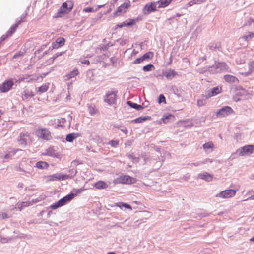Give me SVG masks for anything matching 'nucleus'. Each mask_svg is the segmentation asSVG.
Segmentation results:
<instances>
[{
  "label": "nucleus",
  "instance_id": "nucleus-61",
  "mask_svg": "<svg viewBox=\"0 0 254 254\" xmlns=\"http://www.w3.org/2000/svg\"><path fill=\"white\" fill-rule=\"evenodd\" d=\"M120 130H121V131L122 132H123V133H124L125 134H127V133H128V131H127V130L125 127H124V128H122V129H121Z\"/></svg>",
  "mask_w": 254,
  "mask_h": 254
},
{
  "label": "nucleus",
  "instance_id": "nucleus-62",
  "mask_svg": "<svg viewBox=\"0 0 254 254\" xmlns=\"http://www.w3.org/2000/svg\"><path fill=\"white\" fill-rule=\"evenodd\" d=\"M125 24V21L123 22V23H121L120 24H119L118 26L120 27V28H122L124 26H126V25H124Z\"/></svg>",
  "mask_w": 254,
  "mask_h": 254
},
{
  "label": "nucleus",
  "instance_id": "nucleus-37",
  "mask_svg": "<svg viewBox=\"0 0 254 254\" xmlns=\"http://www.w3.org/2000/svg\"><path fill=\"white\" fill-rule=\"evenodd\" d=\"M153 53L151 52H149L145 53L142 56L144 60H145L146 59H151L153 57Z\"/></svg>",
  "mask_w": 254,
  "mask_h": 254
},
{
  "label": "nucleus",
  "instance_id": "nucleus-38",
  "mask_svg": "<svg viewBox=\"0 0 254 254\" xmlns=\"http://www.w3.org/2000/svg\"><path fill=\"white\" fill-rule=\"evenodd\" d=\"M62 206L59 201L56 202L55 203L51 204L50 208L52 210H55L57 208Z\"/></svg>",
  "mask_w": 254,
  "mask_h": 254
},
{
  "label": "nucleus",
  "instance_id": "nucleus-29",
  "mask_svg": "<svg viewBox=\"0 0 254 254\" xmlns=\"http://www.w3.org/2000/svg\"><path fill=\"white\" fill-rule=\"evenodd\" d=\"M48 166V164L44 161H39L36 164V167L41 169L47 168Z\"/></svg>",
  "mask_w": 254,
  "mask_h": 254
},
{
  "label": "nucleus",
  "instance_id": "nucleus-11",
  "mask_svg": "<svg viewBox=\"0 0 254 254\" xmlns=\"http://www.w3.org/2000/svg\"><path fill=\"white\" fill-rule=\"evenodd\" d=\"M14 83L12 80H6L0 84V92L5 93L8 91L12 87Z\"/></svg>",
  "mask_w": 254,
  "mask_h": 254
},
{
  "label": "nucleus",
  "instance_id": "nucleus-1",
  "mask_svg": "<svg viewBox=\"0 0 254 254\" xmlns=\"http://www.w3.org/2000/svg\"><path fill=\"white\" fill-rule=\"evenodd\" d=\"M207 71L212 74L218 72H231V69L224 62L218 63L212 66H209Z\"/></svg>",
  "mask_w": 254,
  "mask_h": 254
},
{
  "label": "nucleus",
  "instance_id": "nucleus-24",
  "mask_svg": "<svg viewBox=\"0 0 254 254\" xmlns=\"http://www.w3.org/2000/svg\"><path fill=\"white\" fill-rule=\"evenodd\" d=\"M80 136L79 133H71L67 134L66 136V140L69 142H72L73 140Z\"/></svg>",
  "mask_w": 254,
  "mask_h": 254
},
{
  "label": "nucleus",
  "instance_id": "nucleus-50",
  "mask_svg": "<svg viewBox=\"0 0 254 254\" xmlns=\"http://www.w3.org/2000/svg\"><path fill=\"white\" fill-rule=\"evenodd\" d=\"M10 241V238H1L0 237V242L2 243H6Z\"/></svg>",
  "mask_w": 254,
  "mask_h": 254
},
{
  "label": "nucleus",
  "instance_id": "nucleus-36",
  "mask_svg": "<svg viewBox=\"0 0 254 254\" xmlns=\"http://www.w3.org/2000/svg\"><path fill=\"white\" fill-rule=\"evenodd\" d=\"M125 21V24L124 25H126V27H130L131 26H132L135 23V20L129 19L128 20H127Z\"/></svg>",
  "mask_w": 254,
  "mask_h": 254
},
{
  "label": "nucleus",
  "instance_id": "nucleus-30",
  "mask_svg": "<svg viewBox=\"0 0 254 254\" xmlns=\"http://www.w3.org/2000/svg\"><path fill=\"white\" fill-rule=\"evenodd\" d=\"M149 116L140 117L131 121L132 123H140L144 122V121L150 119Z\"/></svg>",
  "mask_w": 254,
  "mask_h": 254
},
{
  "label": "nucleus",
  "instance_id": "nucleus-22",
  "mask_svg": "<svg viewBox=\"0 0 254 254\" xmlns=\"http://www.w3.org/2000/svg\"><path fill=\"white\" fill-rule=\"evenodd\" d=\"M115 206L120 207L121 209L123 210H125L126 209H128L130 211L132 210L131 206L129 204L126 203L119 202L116 203Z\"/></svg>",
  "mask_w": 254,
  "mask_h": 254
},
{
  "label": "nucleus",
  "instance_id": "nucleus-60",
  "mask_svg": "<svg viewBox=\"0 0 254 254\" xmlns=\"http://www.w3.org/2000/svg\"><path fill=\"white\" fill-rule=\"evenodd\" d=\"M81 62L82 64H86L87 65H89V64H90L89 61L87 60L82 61Z\"/></svg>",
  "mask_w": 254,
  "mask_h": 254
},
{
  "label": "nucleus",
  "instance_id": "nucleus-13",
  "mask_svg": "<svg viewBox=\"0 0 254 254\" xmlns=\"http://www.w3.org/2000/svg\"><path fill=\"white\" fill-rule=\"evenodd\" d=\"M29 139V135L27 133H20L18 140V143L22 147H25Z\"/></svg>",
  "mask_w": 254,
  "mask_h": 254
},
{
  "label": "nucleus",
  "instance_id": "nucleus-63",
  "mask_svg": "<svg viewBox=\"0 0 254 254\" xmlns=\"http://www.w3.org/2000/svg\"><path fill=\"white\" fill-rule=\"evenodd\" d=\"M248 199H252V200H254V194L252 195L251 197H249ZM246 200H247V199H246ZM244 201H245V200H244Z\"/></svg>",
  "mask_w": 254,
  "mask_h": 254
},
{
  "label": "nucleus",
  "instance_id": "nucleus-12",
  "mask_svg": "<svg viewBox=\"0 0 254 254\" xmlns=\"http://www.w3.org/2000/svg\"><path fill=\"white\" fill-rule=\"evenodd\" d=\"M48 180L55 181L57 180H64L70 178L68 175H63L62 174H55L48 176Z\"/></svg>",
  "mask_w": 254,
  "mask_h": 254
},
{
  "label": "nucleus",
  "instance_id": "nucleus-4",
  "mask_svg": "<svg viewBox=\"0 0 254 254\" xmlns=\"http://www.w3.org/2000/svg\"><path fill=\"white\" fill-rule=\"evenodd\" d=\"M36 135L44 140H50L52 138L50 130L47 128H38L36 131Z\"/></svg>",
  "mask_w": 254,
  "mask_h": 254
},
{
  "label": "nucleus",
  "instance_id": "nucleus-21",
  "mask_svg": "<svg viewBox=\"0 0 254 254\" xmlns=\"http://www.w3.org/2000/svg\"><path fill=\"white\" fill-rule=\"evenodd\" d=\"M173 0H160L156 2L158 8H165Z\"/></svg>",
  "mask_w": 254,
  "mask_h": 254
},
{
  "label": "nucleus",
  "instance_id": "nucleus-8",
  "mask_svg": "<svg viewBox=\"0 0 254 254\" xmlns=\"http://www.w3.org/2000/svg\"><path fill=\"white\" fill-rule=\"evenodd\" d=\"M157 8L156 2H153L147 3L142 9L143 13L145 15L149 14L152 12L155 11Z\"/></svg>",
  "mask_w": 254,
  "mask_h": 254
},
{
  "label": "nucleus",
  "instance_id": "nucleus-15",
  "mask_svg": "<svg viewBox=\"0 0 254 254\" xmlns=\"http://www.w3.org/2000/svg\"><path fill=\"white\" fill-rule=\"evenodd\" d=\"M177 75V72L172 69H168L163 72V75L168 80H172Z\"/></svg>",
  "mask_w": 254,
  "mask_h": 254
},
{
  "label": "nucleus",
  "instance_id": "nucleus-19",
  "mask_svg": "<svg viewBox=\"0 0 254 254\" xmlns=\"http://www.w3.org/2000/svg\"><path fill=\"white\" fill-rule=\"evenodd\" d=\"M175 116L171 114H168L165 115L161 118V120L165 124L171 122H173V121H175Z\"/></svg>",
  "mask_w": 254,
  "mask_h": 254
},
{
  "label": "nucleus",
  "instance_id": "nucleus-6",
  "mask_svg": "<svg viewBox=\"0 0 254 254\" xmlns=\"http://www.w3.org/2000/svg\"><path fill=\"white\" fill-rule=\"evenodd\" d=\"M135 181V179L131 178L129 176L122 175L115 179L114 182L115 184H130L134 183Z\"/></svg>",
  "mask_w": 254,
  "mask_h": 254
},
{
  "label": "nucleus",
  "instance_id": "nucleus-45",
  "mask_svg": "<svg viewBox=\"0 0 254 254\" xmlns=\"http://www.w3.org/2000/svg\"><path fill=\"white\" fill-rule=\"evenodd\" d=\"M144 60V59H143V57L142 56L140 57H139L138 58H137L135 60H134L133 62V64H140L141 63V62H142Z\"/></svg>",
  "mask_w": 254,
  "mask_h": 254
},
{
  "label": "nucleus",
  "instance_id": "nucleus-57",
  "mask_svg": "<svg viewBox=\"0 0 254 254\" xmlns=\"http://www.w3.org/2000/svg\"><path fill=\"white\" fill-rule=\"evenodd\" d=\"M213 179V178L212 176L208 173H207V182H209L211 181H212Z\"/></svg>",
  "mask_w": 254,
  "mask_h": 254
},
{
  "label": "nucleus",
  "instance_id": "nucleus-33",
  "mask_svg": "<svg viewBox=\"0 0 254 254\" xmlns=\"http://www.w3.org/2000/svg\"><path fill=\"white\" fill-rule=\"evenodd\" d=\"M179 123L183 125L185 127L187 128L190 127L192 126V121L190 120H188L186 121H180Z\"/></svg>",
  "mask_w": 254,
  "mask_h": 254
},
{
  "label": "nucleus",
  "instance_id": "nucleus-35",
  "mask_svg": "<svg viewBox=\"0 0 254 254\" xmlns=\"http://www.w3.org/2000/svg\"><path fill=\"white\" fill-rule=\"evenodd\" d=\"M254 36V33L252 32L249 31L242 37V38L245 41H248L250 39H251L252 38H253Z\"/></svg>",
  "mask_w": 254,
  "mask_h": 254
},
{
  "label": "nucleus",
  "instance_id": "nucleus-54",
  "mask_svg": "<svg viewBox=\"0 0 254 254\" xmlns=\"http://www.w3.org/2000/svg\"><path fill=\"white\" fill-rule=\"evenodd\" d=\"M23 52H19L17 53H16L14 56H13V58H16L19 56H23Z\"/></svg>",
  "mask_w": 254,
  "mask_h": 254
},
{
  "label": "nucleus",
  "instance_id": "nucleus-23",
  "mask_svg": "<svg viewBox=\"0 0 254 254\" xmlns=\"http://www.w3.org/2000/svg\"><path fill=\"white\" fill-rule=\"evenodd\" d=\"M97 189H104L108 187V184L103 181H99L95 183L93 185Z\"/></svg>",
  "mask_w": 254,
  "mask_h": 254
},
{
  "label": "nucleus",
  "instance_id": "nucleus-55",
  "mask_svg": "<svg viewBox=\"0 0 254 254\" xmlns=\"http://www.w3.org/2000/svg\"><path fill=\"white\" fill-rule=\"evenodd\" d=\"M194 1L195 4H200L201 3L204 2L205 0H194Z\"/></svg>",
  "mask_w": 254,
  "mask_h": 254
},
{
  "label": "nucleus",
  "instance_id": "nucleus-53",
  "mask_svg": "<svg viewBox=\"0 0 254 254\" xmlns=\"http://www.w3.org/2000/svg\"><path fill=\"white\" fill-rule=\"evenodd\" d=\"M195 3H194V0H192L191 1H190L187 5V7H190L194 5H195Z\"/></svg>",
  "mask_w": 254,
  "mask_h": 254
},
{
  "label": "nucleus",
  "instance_id": "nucleus-31",
  "mask_svg": "<svg viewBox=\"0 0 254 254\" xmlns=\"http://www.w3.org/2000/svg\"><path fill=\"white\" fill-rule=\"evenodd\" d=\"M88 110L91 115H93L97 113V110L94 105H88Z\"/></svg>",
  "mask_w": 254,
  "mask_h": 254
},
{
  "label": "nucleus",
  "instance_id": "nucleus-40",
  "mask_svg": "<svg viewBox=\"0 0 254 254\" xmlns=\"http://www.w3.org/2000/svg\"><path fill=\"white\" fill-rule=\"evenodd\" d=\"M95 12H96V9H94V6H93L92 7H86L83 9V12H84V13Z\"/></svg>",
  "mask_w": 254,
  "mask_h": 254
},
{
  "label": "nucleus",
  "instance_id": "nucleus-34",
  "mask_svg": "<svg viewBox=\"0 0 254 254\" xmlns=\"http://www.w3.org/2000/svg\"><path fill=\"white\" fill-rule=\"evenodd\" d=\"M49 88V83L45 84L41 86L38 90V92L40 93H43L47 91Z\"/></svg>",
  "mask_w": 254,
  "mask_h": 254
},
{
  "label": "nucleus",
  "instance_id": "nucleus-43",
  "mask_svg": "<svg viewBox=\"0 0 254 254\" xmlns=\"http://www.w3.org/2000/svg\"><path fill=\"white\" fill-rule=\"evenodd\" d=\"M109 144L112 147H116L119 145V141L113 140H111L109 141Z\"/></svg>",
  "mask_w": 254,
  "mask_h": 254
},
{
  "label": "nucleus",
  "instance_id": "nucleus-14",
  "mask_svg": "<svg viewBox=\"0 0 254 254\" xmlns=\"http://www.w3.org/2000/svg\"><path fill=\"white\" fill-rule=\"evenodd\" d=\"M75 196V194L71 192L65 196L60 199L58 201L60 202L61 205L63 206L65 205L67 203L71 201Z\"/></svg>",
  "mask_w": 254,
  "mask_h": 254
},
{
  "label": "nucleus",
  "instance_id": "nucleus-51",
  "mask_svg": "<svg viewBox=\"0 0 254 254\" xmlns=\"http://www.w3.org/2000/svg\"><path fill=\"white\" fill-rule=\"evenodd\" d=\"M198 177L204 180H206V175L205 174H200L198 175Z\"/></svg>",
  "mask_w": 254,
  "mask_h": 254
},
{
  "label": "nucleus",
  "instance_id": "nucleus-47",
  "mask_svg": "<svg viewBox=\"0 0 254 254\" xmlns=\"http://www.w3.org/2000/svg\"><path fill=\"white\" fill-rule=\"evenodd\" d=\"M84 190H85V189L84 188H80V189H79L77 190H73L71 192L73 193V192H75V193L74 194H75V196H76L78 193H81V192L83 191Z\"/></svg>",
  "mask_w": 254,
  "mask_h": 254
},
{
  "label": "nucleus",
  "instance_id": "nucleus-49",
  "mask_svg": "<svg viewBox=\"0 0 254 254\" xmlns=\"http://www.w3.org/2000/svg\"><path fill=\"white\" fill-rule=\"evenodd\" d=\"M0 217L2 219H4L7 218L8 217V216L6 213L4 212H0Z\"/></svg>",
  "mask_w": 254,
  "mask_h": 254
},
{
  "label": "nucleus",
  "instance_id": "nucleus-25",
  "mask_svg": "<svg viewBox=\"0 0 254 254\" xmlns=\"http://www.w3.org/2000/svg\"><path fill=\"white\" fill-rule=\"evenodd\" d=\"M129 6L130 5L127 3H123L118 7L117 10L116 12V13L125 12L126 9H127Z\"/></svg>",
  "mask_w": 254,
  "mask_h": 254
},
{
  "label": "nucleus",
  "instance_id": "nucleus-56",
  "mask_svg": "<svg viewBox=\"0 0 254 254\" xmlns=\"http://www.w3.org/2000/svg\"><path fill=\"white\" fill-rule=\"evenodd\" d=\"M106 4H103V5H99L94 7V9H96V11H97L100 8L103 7Z\"/></svg>",
  "mask_w": 254,
  "mask_h": 254
},
{
  "label": "nucleus",
  "instance_id": "nucleus-26",
  "mask_svg": "<svg viewBox=\"0 0 254 254\" xmlns=\"http://www.w3.org/2000/svg\"><path fill=\"white\" fill-rule=\"evenodd\" d=\"M127 104L130 107L134 108L137 110V111H140L143 109V107L141 105H138L137 104L132 102L131 101H127Z\"/></svg>",
  "mask_w": 254,
  "mask_h": 254
},
{
  "label": "nucleus",
  "instance_id": "nucleus-52",
  "mask_svg": "<svg viewBox=\"0 0 254 254\" xmlns=\"http://www.w3.org/2000/svg\"><path fill=\"white\" fill-rule=\"evenodd\" d=\"M214 144L212 142H207V150L209 149H212L214 147Z\"/></svg>",
  "mask_w": 254,
  "mask_h": 254
},
{
  "label": "nucleus",
  "instance_id": "nucleus-7",
  "mask_svg": "<svg viewBox=\"0 0 254 254\" xmlns=\"http://www.w3.org/2000/svg\"><path fill=\"white\" fill-rule=\"evenodd\" d=\"M254 152V145H246L241 148L239 155L240 156H244L246 155H250Z\"/></svg>",
  "mask_w": 254,
  "mask_h": 254
},
{
  "label": "nucleus",
  "instance_id": "nucleus-64",
  "mask_svg": "<svg viewBox=\"0 0 254 254\" xmlns=\"http://www.w3.org/2000/svg\"><path fill=\"white\" fill-rule=\"evenodd\" d=\"M107 254H116L114 252H110L107 253Z\"/></svg>",
  "mask_w": 254,
  "mask_h": 254
},
{
  "label": "nucleus",
  "instance_id": "nucleus-59",
  "mask_svg": "<svg viewBox=\"0 0 254 254\" xmlns=\"http://www.w3.org/2000/svg\"><path fill=\"white\" fill-rule=\"evenodd\" d=\"M197 105L198 106H202L204 105V103H203L202 100H198L197 101Z\"/></svg>",
  "mask_w": 254,
  "mask_h": 254
},
{
  "label": "nucleus",
  "instance_id": "nucleus-16",
  "mask_svg": "<svg viewBox=\"0 0 254 254\" xmlns=\"http://www.w3.org/2000/svg\"><path fill=\"white\" fill-rule=\"evenodd\" d=\"M248 70L245 72H240V73L244 76H247L251 75L252 73H254V60L250 61L248 64Z\"/></svg>",
  "mask_w": 254,
  "mask_h": 254
},
{
  "label": "nucleus",
  "instance_id": "nucleus-17",
  "mask_svg": "<svg viewBox=\"0 0 254 254\" xmlns=\"http://www.w3.org/2000/svg\"><path fill=\"white\" fill-rule=\"evenodd\" d=\"M222 88L220 86H216L209 90L207 93V98L214 96L221 92Z\"/></svg>",
  "mask_w": 254,
  "mask_h": 254
},
{
  "label": "nucleus",
  "instance_id": "nucleus-5",
  "mask_svg": "<svg viewBox=\"0 0 254 254\" xmlns=\"http://www.w3.org/2000/svg\"><path fill=\"white\" fill-rule=\"evenodd\" d=\"M236 193V190H226L217 193L215 196L222 199H228L234 197Z\"/></svg>",
  "mask_w": 254,
  "mask_h": 254
},
{
  "label": "nucleus",
  "instance_id": "nucleus-10",
  "mask_svg": "<svg viewBox=\"0 0 254 254\" xmlns=\"http://www.w3.org/2000/svg\"><path fill=\"white\" fill-rule=\"evenodd\" d=\"M233 112L232 109L229 106H224L218 110L216 112L218 117H223L230 115Z\"/></svg>",
  "mask_w": 254,
  "mask_h": 254
},
{
  "label": "nucleus",
  "instance_id": "nucleus-39",
  "mask_svg": "<svg viewBox=\"0 0 254 254\" xmlns=\"http://www.w3.org/2000/svg\"><path fill=\"white\" fill-rule=\"evenodd\" d=\"M44 198H45L44 196H40L39 197H38L37 198H36V199H33L32 200L29 201H30V203H31V205H33L34 204H35V203H36L37 202H40V201H42Z\"/></svg>",
  "mask_w": 254,
  "mask_h": 254
},
{
  "label": "nucleus",
  "instance_id": "nucleus-27",
  "mask_svg": "<svg viewBox=\"0 0 254 254\" xmlns=\"http://www.w3.org/2000/svg\"><path fill=\"white\" fill-rule=\"evenodd\" d=\"M224 79L226 82L229 83H235L238 80L237 78L235 76L231 75H224Z\"/></svg>",
  "mask_w": 254,
  "mask_h": 254
},
{
  "label": "nucleus",
  "instance_id": "nucleus-28",
  "mask_svg": "<svg viewBox=\"0 0 254 254\" xmlns=\"http://www.w3.org/2000/svg\"><path fill=\"white\" fill-rule=\"evenodd\" d=\"M78 73L79 72L78 69L77 68L74 69L72 71L66 75L65 77L66 78V80H69L71 78L77 76Z\"/></svg>",
  "mask_w": 254,
  "mask_h": 254
},
{
  "label": "nucleus",
  "instance_id": "nucleus-42",
  "mask_svg": "<svg viewBox=\"0 0 254 254\" xmlns=\"http://www.w3.org/2000/svg\"><path fill=\"white\" fill-rule=\"evenodd\" d=\"M17 26H18V24H14V25L11 26L9 30L7 32V33H8L9 34V35H11L12 33H13L15 31V30H16Z\"/></svg>",
  "mask_w": 254,
  "mask_h": 254
},
{
  "label": "nucleus",
  "instance_id": "nucleus-3",
  "mask_svg": "<svg viewBox=\"0 0 254 254\" xmlns=\"http://www.w3.org/2000/svg\"><path fill=\"white\" fill-rule=\"evenodd\" d=\"M117 92L115 89H112L106 92L104 97V101L109 106L115 105L116 102Z\"/></svg>",
  "mask_w": 254,
  "mask_h": 254
},
{
  "label": "nucleus",
  "instance_id": "nucleus-32",
  "mask_svg": "<svg viewBox=\"0 0 254 254\" xmlns=\"http://www.w3.org/2000/svg\"><path fill=\"white\" fill-rule=\"evenodd\" d=\"M209 47L212 51L219 50L220 44L219 43H210L209 45Z\"/></svg>",
  "mask_w": 254,
  "mask_h": 254
},
{
  "label": "nucleus",
  "instance_id": "nucleus-44",
  "mask_svg": "<svg viewBox=\"0 0 254 254\" xmlns=\"http://www.w3.org/2000/svg\"><path fill=\"white\" fill-rule=\"evenodd\" d=\"M163 102L164 103H166L165 97L163 94H161L158 97V103L160 104Z\"/></svg>",
  "mask_w": 254,
  "mask_h": 254
},
{
  "label": "nucleus",
  "instance_id": "nucleus-20",
  "mask_svg": "<svg viewBox=\"0 0 254 254\" xmlns=\"http://www.w3.org/2000/svg\"><path fill=\"white\" fill-rule=\"evenodd\" d=\"M65 40L63 37H60L56 39L55 42L52 43L53 48L54 49L58 48L59 47L64 45Z\"/></svg>",
  "mask_w": 254,
  "mask_h": 254
},
{
  "label": "nucleus",
  "instance_id": "nucleus-18",
  "mask_svg": "<svg viewBox=\"0 0 254 254\" xmlns=\"http://www.w3.org/2000/svg\"><path fill=\"white\" fill-rule=\"evenodd\" d=\"M31 206V203H30L29 201H23V202H18L16 204V208L19 211H21L23 209L27 207L28 206Z\"/></svg>",
  "mask_w": 254,
  "mask_h": 254
},
{
  "label": "nucleus",
  "instance_id": "nucleus-58",
  "mask_svg": "<svg viewBox=\"0 0 254 254\" xmlns=\"http://www.w3.org/2000/svg\"><path fill=\"white\" fill-rule=\"evenodd\" d=\"M9 35V34L8 33H6V35H3L2 36H1V37H0V41H2L3 40H4V39H5L7 37H8Z\"/></svg>",
  "mask_w": 254,
  "mask_h": 254
},
{
  "label": "nucleus",
  "instance_id": "nucleus-41",
  "mask_svg": "<svg viewBox=\"0 0 254 254\" xmlns=\"http://www.w3.org/2000/svg\"><path fill=\"white\" fill-rule=\"evenodd\" d=\"M154 68V66L152 64H149L147 65L144 66L143 67V70L145 72L149 71L152 70Z\"/></svg>",
  "mask_w": 254,
  "mask_h": 254
},
{
  "label": "nucleus",
  "instance_id": "nucleus-46",
  "mask_svg": "<svg viewBox=\"0 0 254 254\" xmlns=\"http://www.w3.org/2000/svg\"><path fill=\"white\" fill-rule=\"evenodd\" d=\"M93 75H94L93 72L91 70H89L87 72V76L89 78L90 80H93L92 77L93 76Z\"/></svg>",
  "mask_w": 254,
  "mask_h": 254
},
{
  "label": "nucleus",
  "instance_id": "nucleus-2",
  "mask_svg": "<svg viewBox=\"0 0 254 254\" xmlns=\"http://www.w3.org/2000/svg\"><path fill=\"white\" fill-rule=\"evenodd\" d=\"M73 7V4L70 1L63 3L56 14V17H62L64 15L68 13L71 11Z\"/></svg>",
  "mask_w": 254,
  "mask_h": 254
},
{
  "label": "nucleus",
  "instance_id": "nucleus-9",
  "mask_svg": "<svg viewBox=\"0 0 254 254\" xmlns=\"http://www.w3.org/2000/svg\"><path fill=\"white\" fill-rule=\"evenodd\" d=\"M43 154L44 155L51 156L59 159L62 157V155L60 153L57 152L54 147H49L45 150V152L43 153Z\"/></svg>",
  "mask_w": 254,
  "mask_h": 254
},
{
  "label": "nucleus",
  "instance_id": "nucleus-48",
  "mask_svg": "<svg viewBox=\"0 0 254 254\" xmlns=\"http://www.w3.org/2000/svg\"><path fill=\"white\" fill-rule=\"evenodd\" d=\"M65 119L64 118H61L60 119L58 120V126H62L64 123L65 122Z\"/></svg>",
  "mask_w": 254,
  "mask_h": 254
}]
</instances>
